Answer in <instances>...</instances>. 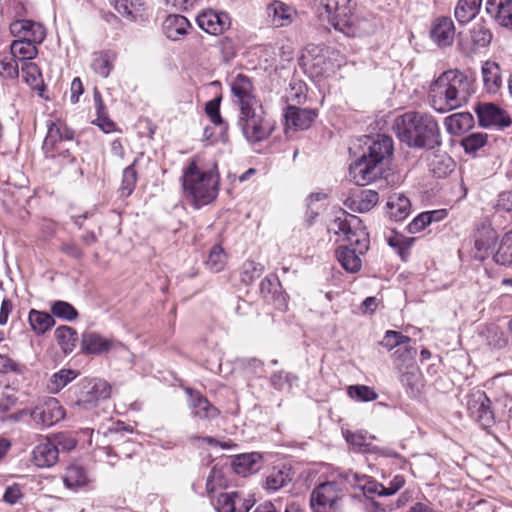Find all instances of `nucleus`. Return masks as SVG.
Segmentation results:
<instances>
[{
	"label": "nucleus",
	"instance_id": "1",
	"mask_svg": "<svg viewBox=\"0 0 512 512\" xmlns=\"http://www.w3.org/2000/svg\"><path fill=\"white\" fill-rule=\"evenodd\" d=\"M335 234H342L348 242L347 246L340 247L336 251L337 259L341 266L350 273H356L361 269V255L369 249V234L359 217L342 212L328 227Z\"/></svg>",
	"mask_w": 512,
	"mask_h": 512
},
{
	"label": "nucleus",
	"instance_id": "2",
	"mask_svg": "<svg viewBox=\"0 0 512 512\" xmlns=\"http://www.w3.org/2000/svg\"><path fill=\"white\" fill-rule=\"evenodd\" d=\"M473 92L472 80L464 72L450 69L432 82L429 98L432 107L444 113L465 105Z\"/></svg>",
	"mask_w": 512,
	"mask_h": 512
},
{
	"label": "nucleus",
	"instance_id": "3",
	"mask_svg": "<svg viewBox=\"0 0 512 512\" xmlns=\"http://www.w3.org/2000/svg\"><path fill=\"white\" fill-rule=\"evenodd\" d=\"M393 130L397 138L411 148L433 149L441 144L437 121L428 113L406 112L396 117Z\"/></svg>",
	"mask_w": 512,
	"mask_h": 512
},
{
	"label": "nucleus",
	"instance_id": "4",
	"mask_svg": "<svg viewBox=\"0 0 512 512\" xmlns=\"http://www.w3.org/2000/svg\"><path fill=\"white\" fill-rule=\"evenodd\" d=\"M182 186L186 200L199 209L216 199L219 190V174L212 169H200L192 160L184 169Z\"/></svg>",
	"mask_w": 512,
	"mask_h": 512
},
{
	"label": "nucleus",
	"instance_id": "5",
	"mask_svg": "<svg viewBox=\"0 0 512 512\" xmlns=\"http://www.w3.org/2000/svg\"><path fill=\"white\" fill-rule=\"evenodd\" d=\"M237 123L245 139L251 143L266 140L274 130V124L265 117L261 104L242 108Z\"/></svg>",
	"mask_w": 512,
	"mask_h": 512
},
{
	"label": "nucleus",
	"instance_id": "6",
	"mask_svg": "<svg viewBox=\"0 0 512 512\" xmlns=\"http://www.w3.org/2000/svg\"><path fill=\"white\" fill-rule=\"evenodd\" d=\"M458 45L461 51L468 55H474L481 49L490 45L493 34L488 23L480 19L473 23L466 31L459 32Z\"/></svg>",
	"mask_w": 512,
	"mask_h": 512
},
{
	"label": "nucleus",
	"instance_id": "7",
	"mask_svg": "<svg viewBox=\"0 0 512 512\" xmlns=\"http://www.w3.org/2000/svg\"><path fill=\"white\" fill-rule=\"evenodd\" d=\"M361 156L384 170L385 161L393 155V140L385 134L364 135L361 138Z\"/></svg>",
	"mask_w": 512,
	"mask_h": 512
},
{
	"label": "nucleus",
	"instance_id": "8",
	"mask_svg": "<svg viewBox=\"0 0 512 512\" xmlns=\"http://www.w3.org/2000/svg\"><path fill=\"white\" fill-rule=\"evenodd\" d=\"M29 415L38 428L51 427L65 416L64 409L54 397H49L29 410Z\"/></svg>",
	"mask_w": 512,
	"mask_h": 512
},
{
	"label": "nucleus",
	"instance_id": "9",
	"mask_svg": "<svg viewBox=\"0 0 512 512\" xmlns=\"http://www.w3.org/2000/svg\"><path fill=\"white\" fill-rule=\"evenodd\" d=\"M110 385L101 379L86 381L77 396L76 404L84 409L90 410L96 407L101 401L110 397Z\"/></svg>",
	"mask_w": 512,
	"mask_h": 512
},
{
	"label": "nucleus",
	"instance_id": "10",
	"mask_svg": "<svg viewBox=\"0 0 512 512\" xmlns=\"http://www.w3.org/2000/svg\"><path fill=\"white\" fill-rule=\"evenodd\" d=\"M466 406L471 418L482 427L488 428L494 423V413L491 409V402L485 392L475 390L468 394Z\"/></svg>",
	"mask_w": 512,
	"mask_h": 512
},
{
	"label": "nucleus",
	"instance_id": "11",
	"mask_svg": "<svg viewBox=\"0 0 512 512\" xmlns=\"http://www.w3.org/2000/svg\"><path fill=\"white\" fill-rule=\"evenodd\" d=\"M341 498V489L336 482H325L318 485L310 496L311 507L314 512H330L335 510Z\"/></svg>",
	"mask_w": 512,
	"mask_h": 512
},
{
	"label": "nucleus",
	"instance_id": "12",
	"mask_svg": "<svg viewBox=\"0 0 512 512\" xmlns=\"http://www.w3.org/2000/svg\"><path fill=\"white\" fill-rule=\"evenodd\" d=\"M47 134L43 142V151L46 158H56V151L66 142H71L74 132L61 122H47Z\"/></svg>",
	"mask_w": 512,
	"mask_h": 512
},
{
	"label": "nucleus",
	"instance_id": "13",
	"mask_svg": "<svg viewBox=\"0 0 512 512\" xmlns=\"http://www.w3.org/2000/svg\"><path fill=\"white\" fill-rule=\"evenodd\" d=\"M335 28L348 36H364L374 30V21L370 15L362 16L359 14L343 13L342 17L334 24Z\"/></svg>",
	"mask_w": 512,
	"mask_h": 512
},
{
	"label": "nucleus",
	"instance_id": "14",
	"mask_svg": "<svg viewBox=\"0 0 512 512\" xmlns=\"http://www.w3.org/2000/svg\"><path fill=\"white\" fill-rule=\"evenodd\" d=\"M383 169L370 160L363 158L361 155L350 164L349 177L358 186H365L379 177H381Z\"/></svg>",
	"mask_w": 512,
	"mask_h": 512
},
{
	"label": "nucleus",
	"instance_id": "15",
	"mask_svg": "<svg viewBox=\"0 0 512 512\" xmlns=\"http://www.w3.org/2000/svg\"><path fill=\"white\" fill-rule=\"evenodd\" d=\"M10 33L19 40L41 44L46 37L44 26L32 20H15L10 24Z\"/></svg>",
	"mask_w": 512,
	"mask_h": 512
},
{
	"label": "nucleus",
	"instance_id": "16",
	"mask_svg": "<svg viewBox=\"0 0 512 512\" xmlns=\"http://www.w3.org/2000/svg\"><path fill=\"white\" fill-rule=\"evenodd\" d=\"M231 91L233 94V102L239 107V110L260 104L253 95L251 79L244 74H238L232 80Z\"/></svg>",
	"mask_w": 512,
	"mask_h": 512
},
{
	"label": "nucleus",
	"instance_id": "17",
	"mask_svg": "<svg viewBox=\"0 0 512 512\" xmlns=\"http://www.w3.org/2000/svg\"><path fill=\"white\" fill-rule=\"evenodd\" d=\"M124 345L112 338H105L96 332H85L82 334L81 349L85 354L100 355Z\"/></svg>",
	"mask_w": 512,
	"mask_h": 512
},
{
	"label": "nucleus",
	"instance_id": "18",
	"mask_svg": "<svg viewBox=\"0 0 512 512\" xmlns=\"http://www.w3.org/2000/svg\"><path fill=\"white\" fill-rule=\"evenodd\" d=\"M475 111L479 124L483 127L505 128L511 125V118L506 111L493 103L479 104Z\"/></svg>",
	"mask_w": 512,
	"mask_h": 512
},
{
	"label": "nucleus",
	"instance_id": "19",
	"mask_svg": "<svg viewBox=\"0 0 512 512\" xmlns=\"http://www.w3.org/2000/svg\"><path fill=\"white\" fill-rule=\"evenodd\" d=\"M196 21L198 26L206 33L211 35H220L230 27V17L227 13L216 12L214 10H205L200 13Z\"/></svg>",
	"mask_w": 512,
	"mask_h": 512
},
{
	"label": "nucleus",
	"instance_id": "20",
	"mask_svg": "<svg viewBox=\"0 0 512 512\" xmlns=\"http://www.w3.org/2000/svg\"><path fill=\"white\" fill-rule=\"evenodd\" d=\"M286 130H305L308 129L312 122L317 117V113L313 109L299 108L289 105L286 108L285 114Z\"/></svg>",
	"mask_w": 512,
	"mask_h": 512
},
{
	"label": "nucleus",
	"instance_id": "21",
	"mask_svg": "<svg viewBox=\"0 0 512 512\" xmlns=\"http://www.w3.org/2000/svg\"><path fill=\"white\" fill-rule=\"evenodd\" d=\"M455 26L448 16H439L431 24L430 37L439 47H447L453 43Z\"/></svg>",
	"mask_w": 512,
	"mask_h": 512
},
{
	"label": "nucleus",
	"instance_id": "22",
	"mask_svg": "<svg viewBox=\"0 0 512 512\" xmlns=\"http://www.w3.org/2000/svg\"><path fill=\"white\" fill-rule=\"evenodd\" d=\"M186 393L189 395L188 406L193 417L211 420L219 415V410L214 407L201 393L194 391L191 388H187Z\"/></svg>",
	"mask_w": 512,
	"mask_h": 512
},
{
	"label": "nucleus",
	"instance_id": "23",
	"mask_svg": "<svg viewBox=\"0 0 512 512\" xmlns=\"http://www.w3.org/2000/svg\"><path fill=\"white\" fill-rule=\"evenodd\" d=\"M59 459V450L57 444L47 439L36 445L32 452V460L37 467L50 468L54 466Z\"/></svg>",
	"mask_w": 512,
	"mask_h": 512
},
{
	"label": "nucleus",
	"instance_id": "24",
	"mask_svg": "<svg viewBox=\"0 0 512 512\" xmlns=\"http://www.w3.org/2000/svg\"><path fill=\"white\" fill-rule=\"evenodd\" d=\"M485 10L499 25L512 29V0H486Z\"/></svg>",
	"mask_w": 512,
	"mask_h": 512
},
{
	"label": "nucleus",
	"instance_id": "25",
	"mask_svg": "<svg viewBox=\"0 0 512 512\" xmlns=\"http://www.w3.org/2000/svg\"><path fill=\"white\" fill-rule=\"evenodd\" d=\"M191 27V23L185 16L177 14L167 16L162 25L163 33L172 41H177L187 35Z\"/></svg>",
	"mask_w": 512,
	"mask_h": 512
},
{
	"label": "nucleus",
	"instance_id": "26",
	"mask_svg": "<svg viewBox=\"0 0 512 512\" xmlns=\"http://www.w3.org/2000/svg\"><path fill=\"white\" fill-rule=\"evenodd\" d=\"M303 65L314 70V73L323 74L328 69L326 49L317 45H308L302 55Z\"/></svg>",
	"mask_w": 512,
	"mask_h": 512
},
{
	"label": "nucleus",
	"instance_id": "27",
	"mask_svg": "<svg viewBox=\"0 0 512 512\" xmlns=\"http://www.w3.org/2000/svg\"><path fill=\"white\" fill-rule=\"evenodd\" d=\"M484 89L488 93L496 94L503 85L502 71L498 63L486 61L481 67Z\"/></svg>",
	"mask_w": 512,
	"mask_h": 512
},
{
	"label": "nucleus",
	"instance_id": "28",
	"mask_svg": "<svg viewBox=\"0 0 512 512\" xmlns=\"http://www.w3.org/2000/svg\"><path fill=\"white\" fill-rule=\"evenodd\" d=\"M268 14L276 27L288 26L297 16V12L293 7L277 0L268 6Z\"/></svg>",
	"mask_w": 512,
	"mask_h": 512
},
{
	"label": "nucleus",
	"instance_id": "29",
	"mask_svg": "<svg viewBox=\"0 0 512 512\" xmlns=\"http://www.w3.org/2000/svg\"><path fill=\"white\" fill-rule=\"evenodd\" d=\"M347 481L359 488L367 497L385 496L386 487L366 475L350 473L347 476Z\"/></svg>",
	"mask_w": 512,
	"mask_h": 512
},
{
	"label": "nucleus",
	"instance_id": "30",
	"mask_svg": "<svg viewBox=\"0 0 512 512\" xmlns=\"http://www.w3.org/2000/svg\"><path fill=\"white\" fill-rule=\"evenodd\" d=\"M262 456L257 452L238 455L233 461L234 471L241 475L256 473L261 468Z\"/></svg>",
	"mask_w": 512,
	"mask_h": 512
},
{
	"label": "nucleus",
	"instance_id": "31",
	"mask_svg": "<svg viewBox=\"0 0 512 512\" xmlns=\"http://www.w3.org/2000/svg\"><path fill=\"white\" fill-rule=\"evenodd\" d=\"M115 10L125 19L136 22L143 17L144 3L142 0H113Z\"/></svg>",
	"mask_w": 512,
	"mask_h": 512
},
{
	"label": "nucleus",
	"instance_id": "32",
	"mask_svg": "<svg viewBox=\"0 0 512 512\" xmlns=\"http://www.w3.org/2000/svg\"><path fill=\"white\" fill-rule=\"evenodd\" d=\"M400 373L399 380L405 387L406 393L410 397H416L419 395L422 387L421 383V372L419 368L414 365L411 367L404 368Z\"/></svg>",
	"mask_w": 512,
	"mask_h": 512
},
{
	"label": "nucleus",
	"instance_id": "33",
	"mask_svg": "<svg viewBox=\"0 0 512 512\" xmlns=\"http://www.w3.org/2000/svg\"><path fill=\"white\" fill-rule=\"evenodd\" d=\"M481 4L482 0H458L454 9L457 22L462 25L473 20L479 13Z\"/></svg>",
	"mask_w": 512,
	"mask_h": 512
},
{
	"label": "nucleus",
	"instance_id": "34",
	"mask_svg": "<svg viewBox=\"0 0 512 512\" xmlns=\"http://www.w3.org/2000/svg\"><path fill=\"white\" fill-rule=\"evenodd\" d=\"M410 201L402 194H393L389 197L387 202L388 213L391 218L396 221H401L407 217L410 211Z\"/></svg>",
	"mask_w": 512,
	"mask_h": 512
},
{
	"label": "nucleus",
	"instance_id": "35",
	"mask_svg": "<svg viewBox=\"0 0 512 512\" xmlns=\"http://www.w3.org/2000/svg\"><path fill=\"white\" fill-rule=\"evenodd\" d=\"M473 125V116L470 113H455L445 118V126L451 135H460Z\"/></svg>",
	"mask_w": 512,
	"mask_h": 512
},
{
	"label": "nucleus",
	"instance_id": "36",
	"mask_svg": "<svg viewBox=\"0 0 512 512\" xmlns=\"http://www.w3.org/2000/svg\"><path fill=\"white\" fill-rule=\"evenodd\" d=\"M38 43L15 39L10 45V52L13 58L27 62L38 54Z\"/></svg>",
	"mask_w": 512,
	"mask_h": 512
},
{
	"label": "nucleus",
	"instance_id": "37",
	"mask_svg": "<svg viewBox=\"0 0 512 512\" xmlns=\"http://www.w3.org/2000/svg\"><path fill=\"white\" fill-rule=\"evenodd\" d=\"M28 322L31 326V329L37 335L46 333L55 324V320L52 315L35 309L30 310Z\"/></svg>",
	"mask_w": 512,
	"mask_h": 512
},
{
	"label": "nucleus",
	"instance_id": "38",
	"mask_svg": "<svg viewBox=\"0 0 512 512\" xmlns=\"http://www.w3.org/2000/svg\"><path fill=\"white\" fill-rule=\"evenodd\" d=\"M64 485L69 489H77L87 485L89 482L86 470L77 464L67 467L63 477Z\"/></svg>",
	"mask_w": 512,
	"mask_h": 512
},
{
	"label": "nucleus",
	"instance_id": "39",
	"mask_svg": "<svg viewBox=\"0 0 512 512\" xmlns=\"http://www.w3.org/2000/svg\"><path fill=\"white\" fill-rule=\"evenodd\" d=\"M78 375V372L72 369H61L58 372H55L51 375L48 383L47 389L52 394H57L60 392L66 385H68L71 381H73Z\"/></svg>",
	"mask_w": 512,
	"mask_h": 512
},
{
	"label": "nucleus",
	"instance_id": "40",
	"mask_svg": "<svg viewBox=\"0 0 512 512\" xmlns=\"http://www.w3.org/2000/svg\"><path fill=\"white\" fill-rule=\"evenodd\" d=\"M416 354L417 350L411 346L397 348L392 354L395 369L402 372L404 368L414 366Z\"/></svg>",
	"mask_w": 512,
	"mask_h": 512
},
{
	"label": "nucleus",
	"instance_id": "41",
	"mask_svg": "<svg viewBox=\"0 0 512 512\" xmlns=\"http://www.w3.org/2000/svg\"><path fill=\"white\" fill-rule=\"evenodd\" d=\"M55 338L65 353H70L76 346L78 335L75 329L69 326H60L55 330Z\"/></svg>",
	"mask_w": 512,
	"mask_h": 512
},
{
	"label": "nucleus",
	"instance_id": "42",
	"mask_svg": "<svg viewBox=\"0 0 512 512\" xmlns=\"http://www.w3.org/2000/svg\"><path fill=\"white\" fill-rule=\"evenodd\" d=\"M493 259L497 264L503 266L512 265V230L502 237Z\"/></svg>",
	"mask_w": 512,
	"mask_h": 512
},
{
	"label": "nucleus",
	"instance_id": "43",
	"mask_svg": "<svg viewBox=\"0 0 512 512\" xmlns=\"http://www.w3.org/2000/svg\"><path fill=\"white\" fill-rule=\"evenodd\" d=\"M379 201L378 192L375 190H364L359 196L352 200L351 208L360 213L370 211Z\"/></svg>",
	"mask_w": 512,
	"mask_h": 512
},
{
	"label": "nucleus",
	"instance_id": "44",
	"mask_svg": "<svg viewBox=\"0 0 512 512\" xmlns=\"http://www.w3.org/2000/svg\"><path fill=\"white\" fill-rule=\"evenodd\" d=\"M91 68L99 76L107 78L113 69V59L108 52L96 53Z\"/></svg>",
	"mask_w": 512,
	"mask_h": 512
},
{
	"label": "nucleus",
	"instance_id": "45",
	"mask_svg": "<svg viewBox=\"0 0 512 512\" xmlns=\"http://www.w3.org/2000/svg\"><path fill=\"white\" fill-rule=\"evenodd\" d=\"M136 162L137 160H134L131 165L123 170L122 183L119 189L122 197L130 196L135 189L137 182V172L135 170Z\"/></svg>",
	"mask_w": 512,
	"mask_h": 512
},
{
	"label": "nucleus",
	"instance_id": "46",
	"mask_svg": "<svg viewBox=\"0 0 512 512\" xmlns=\"http://www.w3.org/2000/svg\"><path fill=\"white\" fill-rule=\"evenodd\" d=\"M410 342L411 338L401 332L388 330L381 341V345L390 351L394 348L397 349L399 347L407 346L406 344Z\"/></svg>",
	"mask_w": 512,
	"mask_h": 512
},
{
	"label": "nucleus",
	"instance_id": "47",
	"mask_svg": "<svg viewBox=\"0 0 512 512\" xmlns=\"http://www.w3.org/2000/svg\"><path fill=\"white\" fill-rule=\"evenodd\" d=\"M289 473L278 468H273L266 477L267 490L276 491L290 481Z\"/></svg>",
	"mask_w": 512,
	"mask_h": 512
},
{
	"label": "nucleus",
	"instance_id": "48",
	"mask_svg": "<svg viewBox=\"0 0 512 512\" xmlns=\"http://www.w3.org/2000/svg\"><path fill=\"white\" fill-rule=\"evenodd\" d=\"M226 264V255L221 246L215 245L212 247L208 258L206 260V266L212 272H220Z\"/></svg>",
	"mask_w": 512,
	"mask_h": 512
},
{
	"label": "nucleus",
	"instance_id": "49",
	"mask_svg": "<svg viewBox=\"0 0 512 512\" xmlns=\"http://www.w3.org/2000/svg\"><path fill=\"white\" fill-rule=\"evenodd\" d=\"M21 70L24 75L25 82L32 88H38L42 83V75L37 64L29 61L23 62Z\"/></svg>",
	"mask_w": 512,
	"mask_h": 512
},
{
	"label": "nucleus",
	"instance_id": "50",
	"mask_svg": "<svg viewBox=\"0 0 512 512\" xmlns=\"http://www.w3.org/2000/svg\"><path fill=\"white\" fill-rule=\"evenodd\" d=\"M487 137L484 133H471L462 139L461 145L466 153L474 154L486 144Z\"/></svg>",
	"mask_w": 512,
	"mask_h": 512
},
{
	"label": "nucleus",
	"instance_id": "51",
	"mask_svg": "<svg viewBox=\"0 0 512 512\" xmlns=\"http://www.w3.org/2000/svg\"><path fill=\"white\" fill-rule=\"evenodd\" d=\"M348 395L357 401H374L377 399V393L369 386L352 385L348 388Z\"/></svg>",
	"mask_w": 512,
	"mask_h": 512
},
{
	"label": "nucleus",
	"instance_id": "52",
	"mask_svg": "<svg viewBox=\"0 0 512 512\" xmlns=\"http://www.w3.org/2000/svg\"><path fill=\"white\" fill-rule=\"evenodd\" d=\"M51 312L53 316L62 318L68 321H73L78 317L76 309L68 302L56 301L51 306Z\"/></svg>",
	"mask_w": 512,
	"mask_h": 512
},
{
	"label": "nucleus",
	"instance_id": "53",
	"mask_svg": "<svg viewBox=\"0 0 512 512\" xmlns=\"http://www.w3.org/2000/svg\"><path fill=\"white\" fill-rule=\"evenodd\" d=\"M264 271L263 265L252 260H248L243 264V271L241 280L245 284L252 283L255 279L259 278Z\"/></svg>",
	"mask_w": 512,
	"mask_h": 512
},
{
	"label": "nucleus",
	"instance_id": "54",
	"mask_svg": "<svg viewBox=\"0 0 512 512\" xmlns=\"http://www.w3.org/2000/svg\"><path fill=\"white\" fill-rule=\"evenodd\" d=\"M220 103L221 98H214L208 101L205 105V112L214 125L221 126L225 131L227 130V124L220 115Z\"/></svg>",
	"mask_w": 512,
	"mask_h": 512
},
{
	"label": "nucleus",
	"instance_id": "55",
	"mask_svg": "<svg viewBox=\"0 0 512 512\" xmlns=\"http://www.w3.org/2000/svg\"><path fill=\"white\" fill-rule=\"evenodd\" d=\"M237 492L222 493L217 500V509L219 512H237Z\"/></svg>",
	"mask_w": 512,
	"mask_h": 512
},
{
	"label": "nucleus",
	"instance_id": "56",
	"mask_svg": "<svg viewBox=\"0 0 512 512\" xmlns=\"http://www.w3.org/2000/svg\"><path fill=\"white\" fill-rule=\"evenodd\" d=\"M349 0H321V5L329 14H334L338 20L342 17L347 8Z\"/></svg>",
	"mask_w": 512,
	"mask_h": 512
},
{
	"label": "nucleus",
	"instance_id": "57",
	"mask_svg": "<svg viewBox=\"0 0 512 512\" xmlns=\"http://www.w3.org/2000/svg\"><path fill=\"white\" fill-rule=\"evenodd\" d=\"M296 380L297 377L295 375L284 371L276 372L272 374L270 378L271 385L278 390H281L285 383L292 385Z\"/></svg>",
	"mask_w": 512,
	"mask_h": 512
},
{
	"label": "nucleus",
	"instance_id": "58",
	"mask_svg": "<svg viewBox=\"0 0 512 512\" xmlns=\"http://www.w3.org/2000/svg\"><path fill=\"white\" fill-rule=\"evenodd\" d=\"M223 485V473L221 469L214 466L207 477L206 490L209 494L213 493L216 488Z\"/></svg>",
	"mask_w": 512,
	"mask_h": 512
},
{
	"label": "nucleus",
	"instance_id": "59",
	"mask_svg": "<svg viewBox=\"0 0 512 512\" xmlns=\"http://www.w3.org/2000/svg\"><path fill=\"white\" fill-rule=\"evenodd\" d=\"M430 224L428 214L426 212H422L408 224L407 229L409 233L415 234L421 232Z\"/></svg>",
	"mask_w": 512,
	"mask_h": 512
},
{
	"label": "nucleus",
	"instance_id": "60",
	"mask_svg": "<svg viewBox=\"0 0 512 512\" xmlns=\"http://www.w3.org/2000/svg\"><path fill=\"white\" fill-rule=\"evenodd\" d=\"M279 285L278 278L275 275L266 276L260 283V292L264 298H269Z\"/></svg>",
	"mask_w": 512,
	"mask_h": 512
},
{
	"label": "nucleus",
	"instance_id": "61",
	"mask_svg": "<svg viewBox=\"0 0 512 512\" xmlns=\"http://www.w3.org/2000/svg\"><path fill=\"white\" fill-rule=\"evenodd\" d=\"M23 497L21 487L18 484H13L5 489L3 500L8 504H15Z\"/></svg>",
	"mask_w": 512,
	"mask_h": 512
},
{
	"label": "nucleus",
	"instance_id": "62",
	"mask_svg": "<svg viewBox=\"0 0 512 512\" xmlns=\"http://www.w3.org/2000/svg\"><path fill=\"white\" fill-rule=\"evenodd\" d=\"M21 372L19 364L7 355L0 354V374Z\"/></svg>",
	"mask_w": 512,
	"mask_h": 512
},
{
	"label": "nucleus",
	"instance_id": "63",
	"mask_svg": "<svg viewBox=\"0 0 512 512\" xmlns=\"http://www.w3.org/2000/svg\"><path fill=\"white\" fill-rule=\"evenodd\" d=\"M496 210L510 212L512 211V192L504 191L499 194L496 205Z\"/></svg>",
	"mask_w": 512,
	"mask_h": 512
},
{
	"label": "nucleus",
	"instance_id": "64",
	"mask_svg": "<svg viewBox=\"0 0 512 512\" xmlns=\"http://www.w3.org/2000/svg\"><path fill=\"white\" fill-rule=\"evenodd\" d=\"M16 60L17 59L12 57L9 60L8 59H3L1 61L2 71L9 78H16V77H18L19 68H18V64H17Z\"/></svg>",
	"mask_w": 512,
	"mask_h": 512
}]
</instances>
